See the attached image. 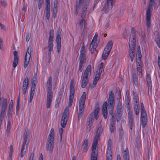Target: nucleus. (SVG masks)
Segmentation results:
<instances>
[{
    "label": "nucleus",
    "instance_id": "43",
    "mask_svg": "<svg viewBox=\"0 0 160 160\" xmlns=\"http://www.w3.org/2000/svg\"><path fill=\"white\" fill-rule=\"evenodd\" d=\"M64 91H65V90H64V87H63L62 88L60 89V90L59 92V93H58V97L60 99L61 98V97L62 94V93Z\"/></svg>",
    "mask_w": 160,
    "mask_h": 160
},
{
    "label": "nucleus",
    "instance_id": "26",
    "mask_svg": "<svg viewBox=\"0 0 160 160\" xmlns=\"http://www.w3.org/2000/svg\"><path fill=\"white\" fill-rule=\"evenodd\" d=\"M156 0H149L148 5V8L146 10L147 13H151L150 8H152L153 5H154V8H157L158 6L155 5Z\"/></svg>",
    "mask_w": 160,
    "mask_h": 160
},
{
    "label": "nucleus",
    "instance_id": "33",
    "mask_svg": "<svg viewBox=\"0 0 160 160\" xmlns=\"http://www.w3.org/2000/svg\"><path fill=\"white\" fill-rule=\"evenodd\" d=\"M155 41L159 48H160V39L159 33L158 32H155Z\"/></svg>",
    "mask_w": 160,
    "mask_h": 160
},
{
    "label": "nucleus",
    "instance_id": "49",
    "mask_svg": "<svg viewBox=\"0 0 160 160\" xmlns=\"http://www.w3.org/2000/svg\"><path fill=\"white\" fill-rule=\"evenodd\" d=\"M35 89V87L31 86V91L30 94L34 95V91Z\"/></svg>",
    "mask_w": 160,
    "mask_h": 160
},
{
    "label": "nucleus",
    "instance_id": "58",
    "mask_svg": "<svg viewBox=\"0 0 160 160\" xmlns=\"http://www.w3.org/2000/svg\"><path fill=\"white\" fill-rule=\"evenodd\" d=\"M34 95L30 94V98L29 100V102L31 103L33 99V98Z\"/></svg>",
    "mask_w": 160,
    "mask_h": 160
},
{
    "label": "nucleus",
    "instance_id": "21",
    "mask_svg": "<svg viewBox=\"0 0 160 160\" xmlns=\"http://www.w3.org/2000/svg\"><path fill=\"white\" fill-rule=\"evenodd\" d=\"M97 36L96 37H93L90 44L89 50L91 53H93L94 51L96 50V48L98 46L97 44L95 45L97 41Z\"/></svg>",
    "mask_w": 160,
    "mask_h": 160
},
{
    "label": "nucleus",
    "instance_id": "28",
    "mask_svg": "<svg viewBox=\"0 0 160 160\" xmlns=\"http://www.w3.org/2000/svg\"><path fill=\"white\" fill-rule=\"evenodd\" d=\"M88 139L87 138L85 139L82 144L81 149L82 151L83 152H86L87 150L88 146Z\"/></svg>",
    "mask_w": 160,
    "mask_h": 160
},
{
    "label": "nucleus",
    "instance_id": "31",
    "mask_svg": "<svg viewBox=\"0 0 160 160\" xmlns=\"http://www.w3.org/2000/svg\"><path fill=\"white\" fill-rule=\"evenodd\" d=\"M79 60V71L80 72H82L83 68H84L85 63V61L82 60Z\"/></svg>",
    "mask_w": 160,
    "mask_h": 160
},
{
    "label": "nucleus",
    "instance_id": "35",
    "mask_svg": "<svg viewBox=\"0 0 160 160\" xmlns=\"http://www.w3.org/2000/svg\"><path fill=\"white\" fill-rule=\"evenodd\" d=\"M101 74L98 73V71H96L95 77L93 81V84L94 85H95L98 80H99Z\"/></svg>",
    "mask_w": 160,
    "mask_h": 160
},
{
    "label": "nucleus",
    "instance_id": "4",
    "mask_svg": "<svg viewBox=\"0 0 160 160\" xmlns=\"http://www.w3.org/2000/svg\"><path fill=\"white\" fill-rule=\"evenodd\" d=\"M87 7V4H84V0H77L76 6V15H77L78 12L82 18H84L86 14Z\"/></svg>",
    "mask_w": 160,
    "mask_h": 160
},
{
    "label": "nucleus",
    "instance_id": "32",
    "mask_svg": "<svg viewBox=\"0 0 160 160\" xmlns=\"http://www.w3.org/2000/svg\"><path fill=\"white\" fill-rule=\"evenodd\" d=\"M133 100L134 101V105L136 104H138V105H139L138 97L136 93L134 92V91L133 92Z\"/></svg>",
    "mask_w": 160,
    "mask_h": 160
},
{
    "label": "nucleus",
    "instance_id": "59",
    "mask_svg": "<svg viewBox=\"0 0 160 160\" xmlns=\"http://www.w3.org/2000/svg\"><path fill=\"white\" fill-rule=\"evenodd\" d=\"M0 26L1 27L2 29H3L4 30H6L5 26L4 25L2 24L1 23L0 24Z\"/></svg>",
    "mask_w": 160,
    "mask_h": 160
},
{
    "label": "nucleus",
    "instance_id": "50",
    "mask_svg": "<svg viewBox=\"0 0 160 160\" xmlns=\"http://www.w3.org/2000/svg\"><path fill=\"white\" fill-rule=\"evenodd\" d=\"M43 2V0H39L38 7L39 9H40L41 8Z\"/></svg>",
    "mask_w": 160,
    "mask_h": 160
},
{
    "label": "nucleus",
    "instance_id": "62",
    "mask_svg": "<svg viewBox=\"0 0 160 160\" xmlns=\"http://www.w3.org/2000/svg\"><path fill=\"white\" fill-rule=\"evenodd\" d=\"M54 8H58L57 7V2L56 1H54Z\"/></svg>",
    "mask_w": 160,
    "mask_h": 160
},
{
    "label": "nucleus",
    "instance_id": "14",
    "mask_svg": "<svg viewBox=\"0 0 160 160\" xmlns=\"http://www.w3.org/2000/svg\"><path fill=\"white\" fill-rule=\"evenodd\" d=\"M61 30L60 28L58 30L57 36L56 38V41L57 43V48L58 52L59 53L61 50Z\"/></svg>",
    "mask_w": 160,
    "mask_h": 160
},
{
    "label": "nucleus",
    "instance_id": "51",
    "mask_svg": "<svg viewBox=\"0 0 160 160\" xmlns=\"http://www.w3.org/2000/svg\"><path fill=\"white\" fill-rule=\"evenodd\" d=\"M63 129L62 128H59V133L60 136V141H61L62 139V134L63 132Z\"/></svg>",
    "mask_w": 160,
    "mask_h": 160
},
{
    "label": "nucleus",
    "instance_id": "13",
    "mask_svg": "<svg viewBox=\"0 0 160 160\" xmlns=\"http://www.w3.org/2000/svg\"><path fill=\"white\" fill-rule=\"evenodd\" d=\"M97 145L95 143L92 144L91 160H97V159L98 156V151L96 150Z\"/></svg>",
    "mask_w": 160,
    "mask_h": 160
},
{
    "label": "nucleus",
    "instance_id": "5",
    "mask_svg": "<svg viewBox=\"0 0 160 160\" xmlns=\"http://www.w3.org/2000/svg\"><path fill=\"white\" fill-rule=\"evenodd\" d=\"M52 78L51 77H49L47 82V86L48 90L47 96V108H50L52 99L53 92L52 90Z\"/></svg>",
    "mask_w": 160,
    "mask_h": 160
},
{
    "label": "nucleus",
    "instance_id": "56",
    "mask_svg": "<svg viewBox=\"0 0 160 160\" xmlns=\"http://www.w3.org/2000/svg\"><path fill=\"white\" fill-rule=\"evenodd\" d=\"M46 4V10L50 11V4Z\"/></svg>",
    "mask_w": 160,
    "mask_h": 160
},
{
    "label": "nucleus",
    "instance_id": "46",
    "mask_svg": "<svg viewBox=\"0 0 160 160\" xmlns=\"http://www.w3.org/2000/svg\"><path fill=\"white\" fill-rule=\"evenodd\" d=\"M85 22L84 19H82L81 20L80 23V25H81L82 28H84L85 26Z\"/></svg>",
    "mask_w": 160,
    "mask_h": 160
},
{
    "label": "nucleus",
    "instance_id": "54",
    "mask_svg": "<svg viewBox=\"0 0 160 160\" xmlns=\"http://www.w3.org/2000/svg\"><path fill=\"white\" fill-rule=\"evenodd\" d=\"M108 110H109V113L110 115H112L113 113V110L114 109V108H108Z\"/></svg>",
    "mask_w": 160,
    "mask_h": 160
},
{
    "label": "nucleus",
    "instance_id": "55",
    "mask_svg": "<svg viewBox=\"0 0 160 160\" xmlns=\"http://www.w3.org/2000/svg\"><path fill=\"white\" fill-rule=\"evenodd\" d=\"M20 101H17V103L16 106L17 112H18L19 109V106Z\"/></svg>",
    "mask_w": 160,
    "mask_h": 160
},
{
    "label": "nucleus",
    "instance_id": "29",
    "mask_svg": "<svg viewBox=\"0 0 160 160\" xmlns=\"http://www.w3.org/2000/svg\"><path fill=\"white\" fill-rule=\"evenodd\" d=\"M146 23L147 26L148 28H149L150 27V19H151V13L146 12Z\"/></svg>",
    "mask_w": 160,
    "mask_h": 160
},
{
    "label": "nucleus",
    "instance_id": "39",
    "mask_svg": "<svg viewBox=\"0 0 160 160\" xmlns=\"http://www.w3.org/2000/svg\"><path fill=\"white\" fill-rule=\"evenodd\" d=\"M133 79L134 83L136 86H138V78L137 77V74L136 73L134 72H133Z\"/></svg>",
    "mask_w": 160,
    "mask_h": 160
},
{
    "label": "nucleus",
    "instance_id": "61",
    "mask_svg": "<svg viewBox=\"0 0 160 160\" xmlns=\"http://www.w3.org/2000/svg\"><path fill=\"white\" fill-rule=\"evenodd\" d=\"M58 8H53V13L54 14H57V12Z\"/></svg>",
    "mask_w": 160,
    "mask_h": 160
},
{
    "label": "nucleus",
    "instance_id": "7",
    "mask_svg": "<svg viewBox=\"0 0 160 160\" xmlns=\"http://www.w3.org/2000/svg\"><path fill=\"white\" fill-rule=\"evenodd\" d=\"M91 66L89 65L84 72L81 83V87L84 88L87 85L91 74Z\"/></svg>",
    "mask_w": 160,
    "mask_h": 160
},
{
    "label": "nucleus",
    "instance_id": "44",
    "mask_svg": "<svg viewBox=\"0 0 160 160\" xmlns=\"http://www.w3.org/2000/svg\"><path fill=\"white\" fill-rule=\"evenodd\" d=\"M10 126H11V123L10 121V120H8L7 126V132L9 133L10 132Z\"/></svg>",
    "mask_w": 160,
    "mask_h": 160
},
{
    "label": "nucleus",
    "instance_id": "34",
    "mask_svg": "<svg viewBox=\"0 0 160 160\" xmlns=\"http://www.w3.org/2000/svg\"><path fill=\"white\" fill-rule=\"evenodd\" d=\"M123 153L124 160H129V155L128 149L127 148L126 150H124Z\"/></svg>",
    "mask_w": 160,
    "mask_h": 160
},
{
    "label": "nucleus",
    "instance_id": "18",
    "mask_svg": "<svg viewBox=\"0 0 160 160\" xmlns=\"http://www.w3.org/2000/svg\"><path fill=\"white\" fill-rule=\"evenodd\" d=\"M103 131V129L102 126H100L98 129L96 133L94 136L92 143L98 144V142L100 139V137Z\"/></svg>",
    "mask_w": 160,
    "mask_h": 160
},
{
    "label": "nucleus",
    "instance_id": "15",
    "mask_svg": "<svg viewBox=\"0 0 160 160\" xmlns=\"http://www.w3.org/2000/svg\"><path fill=\"white\" fill-rule=\"evenodd\" d=\"M31 48L30 47H29L27 49L25 56L24 62V68H26L28 65L31 56Z\"/></svg>",
    "mask_w": 160,
    "mask_h": 160
},
{
    "label": "nucleus",
    "instance_id": "25",
    "mask_svg": "<svg viewBox=\"0 0 160 160\" xmlns=\"http://www.w3.org/2000/svg\"><path fill=\"white\" fill-rule=\"evenodd\" d=\"M114 117L113 115L112 116L111 118L110 119V123L109 128L111 132H113L114 131L115 124L114 123Z\"/></svg>",
    "mask_w": 160,
    "mask_h": 160
},
{
    "label": "nucleus",
    "instance_id": "10",
    "mask_svg": "<svg viewBox=\"0 0 160 160\" xmlns=\"http://www.w3.org/2000/svg\"><path fill=\"white\" fill-rule=\"evenodd\" d=\"M54 36V30L51 29L49 32V37L48 41V48L49 52L48 53V56L50 59L51 58V52L53 48V37Z\"/></svg>",
    "mask_w": 160,
    "mask_h": 160
},
{
    "label": "nucleus",
    "instance_id": "38",
    "mask_svg": "<svg viewBox=\"0 0 160 160\" xmlns=\"http://www.w3.org/2000/svg\"><path fill=\"white\" fill-rule=\"evenodd\" d=\"M110 53V52H108L107 50H106V49H104L102 55V58L104 60L106 59L108 57V56Z\"/></svg>",
    "mask_w": 160,
    "mask_h": 160
},
{
    "label": "nucleus",
    "instance_id": "45",
    "mask_svg": "<svg viewBox=\"0 0 160 160\" xmlns=\"http://www.w3.org/2000/svg\"><path fill=\"white\" fill-rule=\"evenodd\" d=\"M12 111H11V110H8V113H7V117L8 119V120H10V119L11 118L12 114Z\"/></svg>",
    "mask_w": 160,
    "mask_h": 160
},
{
    "label": "nucleus",
    "instance_id": "22",
    "mask_svg": "<svg viewBox=\"0 0 160 160\" xmlns=\"http://www.w3.org/2000/svg\"><path fill=\"white\" fill-rule=\"evenodd\" d=\"M28 82L29 79L28 77H26L24 79L23 82L22 90L23 92V94L25 96L26 94V92L28 88Z\"/></svg>",
    "mask_w": 160,
    "mask_h": 160
},
{
    "label": "nucleus",
    "instance_id": "47",
    "mask_svg": "<svg viewBox=\"0 0 160 160\" xmlns=\"http://www.w3.org/2000/svg\"><path fill=\"white\" fill-rule=\"evenodd\" d=\"M31 38V34L30 33H27L26 36V41L28 42L29 41Z\"/></svg>",
    "mask_w": 160,
    "mask_h": 160
},
{
    "label": "nucleus",
    "instance_id": "8",
    "mask_svg": "<svg viewBox=\"0 0 160 160\" xmlns=\"http://www.w3.org/2000/svg\"><path fill=\"white\" fill-rule=\"evenodd\" d=\"M86 98V93L85 92H84L79 100V112L78 116V120H79V118L82 117L83 112Z\"/></svg>",
    "mask_w": 160,
    "mask_h": 160
},
{
    "label": "nucleus",
    "instance_id": "37",
    "mask_svg": "<svg viewBox=\"0 0 160 160\" xmlns=\"http://www.w3.org/2000/svg\"><path fill=\"white\" fill-rule=\"evenodd\" d=\"M134 111L136 115H138L139 112V105L138 104L134 105Z\"/></svg>",
    "mask_w": 160,
    "mask_h": 160
},
{
    "label": "nucleus",
    "instance_id": "17",
    "mask_svg": "<svg viewBox=\"0 0 160 160\" xmlns=\"http://www.w3.org/2000/svg\"><path fill=\"white\" fill-rule=\"evenodd\" d=\"M141 113L142 127L144 128L147 121V116L145 108L141 109Z\"/></svg>",
    "mask_w": 160,
    "mask_h": 160
},
{
    "label": "nucleus",
    "instance_id": "30",
    "mask_svg": "<svg viewBox=\"0 0 160 160\" xmlns=\"http://www.w3.org/2000/svg\"><path fill=\"white\" fill-rule=\"evenodd\" d=\"M128 118L129 122V127L131 129H132L133 126V118L132 113L128 112Z\"/></svg>",
    "mask_w": 160,
    "mask_h": 160
},
{
    "label": "nucleus",
    "instance_id": "27",
    "mask_svg": "<svg viewBox=\"0 0 160 160\" xmlns=\"http://www.w3.org/2000/svg\"><path fill=\"white\" fill-rule=\"evenodd\" d=\"M107 107V103L106 101L103 104L102 108L103 115L104 119H106L107 118V115L108 114Z\"/></svg>",
    "mask_w": 160,
    "mask_h": 160
},
{
    "label": "nucleus",
    "instance_id": "1",
    "mask_svg": "<svg viewBox=\"0 0 160 160\" xmlns=\"http://www.w3.org/2000/svg\"><path fill=\"white\" fill-rule=\"evenodd\" d=\"M75 83L72 79L70 83V93L68 107H66L64 110L61 118V124L62 128L65 127L67 122L69 115L68 108L70 107L72 104L75 92Z\"/></svg>",
    "mask_w": 160,
    "mask_h": 160
},
{
    "label": "nucleus",
    "instance_id": "16",
    "mask_svg": "<svg viewBox=\"0 0 160 160\" xmlns=\"http://www.w3.org/2000/svg\"><path fill=\"white\" fill-rule=\"evenodd\" d=\"M28 142V139L27 135L26 134L24 138V140L23 143L20 153V156L22 158L23 157L25 154L26 148L27 147Z\"/></svg>",
    "mask_w": 160,
    "mask_h": 160
},
{
    "label": "nucleus",
    "instance_id": "60",
    "mask_svg": "<svg viewBox=\"0 0 160 160\" xmlns=\"http://www.w3.org/2000/svg\"><path fill=\"white\" fill-rule=\"evenodd\" d=\"M137 70L139 72H142V69L141 68V66H137Z\"/></svg>",
    "mask_w": 160,
    "mask_h": 160
},
{
    "label": "nucleus",
    "instance_id": "11",
    "mask_svg": "<svg viewBox=\"0 0 160 160\" xmlns=\"http://www.w3.org/2000/svg\"><path fill=\"white\" fill-rule=\"evenodd\" d=\"M117 113L116 117H117V121L119 122L121 120L123 112V107L122 106L120 102H118L117 107Z\"/></svg>",
    "mask_w": 160,
    "mask_h": 160
},
{
    "label": "nucleus",
    "instance_id": "36",
    "mask_svg": "<svg viewBox=\"0 0 160 160\" xmlns=\"http://www.w3.org/2000/svg\"><path fill=\"white\" fill-rule=\"evenodd\" d=\"M113 43L112 41H109L104 49L110 52L112 47Z\"/></svg>",
    "mask_w": 160,
    "mask_h": 160
},
{
    "label": "nucleus",
    "instance_id": "20",
    "mask_svg": "<svg viewBox=\"0 0 160 160\" xmlns=\"http://www.w3.org/2000/svg\"><path fill=\"white\" fill-rule=\"evenodd\" d=\"M142 55L140 50V46H138L137 48L136 53V63L137 66H141V58H142Z\"/></svg>",
    "mask_w": 160,
    "mask_h": 160
},
{
    "label": "nucleus",
    "instance_id": "3",
    "mask_svg": "<svg viewBox=\"0 0 160 160\" xmlns=\"http://www.w3.org/2000/svg\"><path fill=\"white\" fill-rule=\"evenodd\" d=\"M100 108L99 107L95 108L94 110L90 114L88 117V120L87 123L86 131L88 132H89L91 128L94 119L97 120L98 119V113Z\"/></svg>",
    "mask_w": 160,
    "mask_h": 160
},
{
    "label": "nucleus",
    "instance_id": "12",
    "mask_svg": "<svg viewBox=\"0 0 160 160\" xmlns=\"http://www.w3.org/2000/svg\"><path fill=\"white\" fill-rule=\"evenodd\" d=\"M112 143L111 140L109 139L108 141V145L106 152V157L107 160H112Z\"/></svg>",
    "mask_w": 160,
    "mask_h": 160
},
{
    "label": "nucleus",
    "instance_id": "2",
    "mask_svg": "<svg viewBox=\"0 0 160 160\" xmlns=\"http://www.w3.org/2000/svg\"><path fill=\"white\" fill-rule=\"evenodd\" d=\"M135 31L133 27L131 28V35L129 38V56L131 62L133 61L134 58L135 48L136 43Z\"/></svg>",
    "mask_w": 160,
    "mask_h": 160
},
{
    "label": "nucleus",
    "instance_id": "52",
    "mask_svg": "<svg viewBox=\"0 0 160 160\" xmlns=\"http://www.w3.org/2000/svg\"><path fill=\"white\" fill-rule=\"evenodd\" d=\"M13 151V146L12 145H11L10 146V152H9V155L10 157H11L12 153Z\"/></svg>",
    "mask_w": 160,
    "mask_h": 160
},
{
    "label": "nucleus",
    "instance_id": "6",
    "mask_svg": "<svg viewBox=\"0 0 160 160\" xmlns=\"http://www.w3.org/2000/svg\"><path fill=\"white\" fill-rule=\"evenodd\" d=\"M54 129L53 128H52L50 132L46 144L47 150L50 153H52L53 151L54 140Z\"/></svg>",
    "mask_w": 160,
    "mask_h": 160
},
{
    "label": "nucleus",
    "instance_id": "64",
    "mask_svg": "<svg viewBox=\"0 0 160 160\" xmlns=\"http://www.w3.org/2000/svg\"><path fill=\"white\" fill-rule=\"evenodd\" d=\"M22 11H24V12H26V6H25V4L23 6V7H22Z\"/></svg>",
    "mask_w": 160,
    "mask_h": 160
},
{
    "label": "nucleus",
    "instance_id": "9",
    "mask_svg": "<svg viewBox=\"0 0 160 160\" xmlns=\"http://www.w3.org/2000/svg\"><path fill=\"white\" fill-rule=\"evenodd\" d=\"M115 0H107L106 3L104 4L103 9L101 10L102 12L106 14L108 13L111 10Z\"/></svg>",
    "mask_w": 160,
    "mask_h": 160
},
{
    "label": "nucleus",
    "instance_id": "57",
    "mask_svg": "<svg viewBox=\"0 0 160 160\" xmlns=\"http://www.w3.org/2000/svg\"><path fill=\"white\" fill-rule=\"evenodd\" d=\"M13 107V105L9 104L8 107V110H11V111H12V108Z\"/></svg>",
    "mask_w": 160,
    "mask_h": 160
},
{
    "label": "nucleus",
    "instance_id": "53",
    "mask_svg": "<svg viewBox=\"0 0 160 160\" xmlns=\"http://www.w3.org/2000/svg\"><path fill=\"white\" fill-rule=\"evenodd\" d=\"M46 17L47 19L48 20L50 18V11L46 10Z\"/></svg>",
    "mask_w": 160,
    "mask_h": 160
},
{
    "label": "nucleus",
    "instance_id": "19",
    "mask_svg": "<svg viewBox=\"0 0 160 160\" xmlns=\"http://www.w3.org/2000/svg\"><path fill=\"white\" fill-rule=\"evenodd\" d=\"M114 98V95L113 93V91H111L109 93L108 108H111L112 109L114 108L115 105Z\"/></svg>",
    "mask_w": 160,
    "mask_h": 160
},
{
    "label": "nucleus",
    "instance_id": "40",
    "mask_svg": "<svg viewBox=\"0 0 160 160\" xmlns=\"http://www.w3.org/2000/svg\"><path fill=\"white\" fill-rule=\"evenodd\" d=\"M136 150L138 151H139L140 149V143L139 140L138 138L137 139L136 141Z\"/></svg>",
    "mask_w": 160,
    "mask_h": 160
},
{
    "label": "nucleus",
    "instance_id": "48",
    "mask_svg": "<svg viewBox=\"0 0 160 160\" xmlns=\"http://www.w3.org/2000/svg\"><path fill=\"white\" fill-rule=\"evenodd\" d=\"M29 160H36V158L34 157L33 153H32L30 154Z\"/></svg>",
    "mask_w": 160,
    "mask_h": 160
},
{
    "label": "nucleus",
    "instance_id": "23",
    "mask_svg": "<svg viewBox=\"0 0 160 160\" xmlns=\"http://www.w3.org/2000/svg\"><path fill=\"white\" fill-rule=\"evenodd\" d=\"M14 58L12 66L13 68H15L18 64V52L15 51L13 52Z\"/></svg>",
    "mask_w": 160,
    "mask_h": 160
},
{
    "label": "nucleus",
    "instance_id": "24",
    "mask_svg": "<svg viewBox=\"0 0 160 160\" xmlns=\"http://www.w3.org/2000/svg\"><path fill=\"white\" fill-rule=\"evenodd\" d=\"M85 53V46L83 44L80 50V54L79 58V60H82L83 59L86 60Z\"/></svg>",
    "mask_w": 160,
    "mask_h": 160
},
{
    "label": "nucleus",
    "instance_id": "41",
    "mask_svg": "<svg viewBox=\"0 0 160 160\" xmlns=\"http://www.w3.org/2000/svg\"><path fill=\"white\" fill-rule=\"evenodd\" d=\"M103 66V62H101L100 65L99 69L97 70V71L98 72V73L101 74L102 72V68Z\"/></svg>",
    "mask_w": 160,
    "mask_h": 160
},
{
    "label": "nucleus",
    "instance_id": "42",
    "mask_svg": "<svg viewBox=\"0 0 160 160\" xmlns=\"http://www.w3.org/2000/svg\"><path fill=\"white\" fill-rule=\"evenodd\" d=\"M147 81L148 83V87L149 89V91L150 89V92L151 93L152 88L151 79H147Z\"/></svg>",
    "mask_w": 160,
    "mask_h": 160
},
{
    "label": "nucleus",
    "instance_id": "63",
    "mask_svg": "<svg viewBox=\"0 0 160 160\" xmlns=\"http://www.w3.org/2000/svg\"><path fill=\"white\" fill-rule=\"evenodd\" d=\"M1 3L2 6H4V7L6 6V3L5 2H4V1H1Z\"/></svg>",
    "mask_w": 160,
    "mask_h": 160
}]
</instances>
